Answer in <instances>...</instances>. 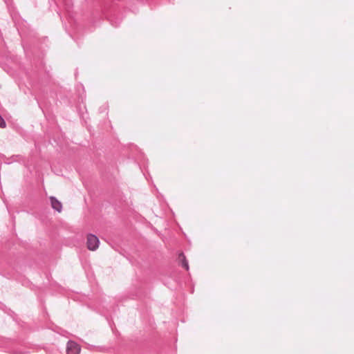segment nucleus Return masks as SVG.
<instances>
[{
	"instance_id": "f257e3e1",
	"label": "nucleus",
	"mask_w": 354,
	"mask_h": 354,
	"mask_svg": "<svg viewBox=\"0 0 354 354\" xmlns=\"http://www.w3.org/2000/svg\"><path fill=\"white\" fill-rule=\"evenodd\" d=\"M100 241L98 238L93 234H88L86 237V246L89 250L95 251L99 247Z\"/></svg>"
},
{
	"instance_id": "f03ea898",
	"label": "nucleus",
	"mask_w": 354,
	"mask_h": 354,
	"mask_svg": "<svg viewBox=\"0 0 354 354\" xmlns=\"http://www.w3.org/2000/svg\"><path fill=\"white\" fill-rule=\"evenodd\" d=\"M81 351L79 344L73 341H69L67 344V354H79Z\"/></svg>"
},
{
	"instance_id": "7ed1b4c3",
	"label": "nucleus",
	"mask_w": 354,
	"mask_h": 354,
	"mask_svg": "<svg viewBox=\"0 0 354 354\" xmlns=\"http://www.w3.org/2000/svg\"><path fill=\"white\" fill-rule=\"evenodd\" d=\"M49 199L50 201L52 208L57 211L58 212H61L62 210V203L54 196H50Z\"/></svg>"
},
{
	"instance_id": "20e7f679",
	"label": "nucleus",
	"mask_w": 354,
	"mask_h": 354,
	"mask_svg": "<svg viewBox=\"0 0 354 354\" xmlns=\"http://www.w3.org/2000/svg\"><path fill=\"white\" fill-rule=\"evenodd\" d=\"M178 261L186 270H189L188 262L183 252H180L178 255Z\"/></svg>"
},
{
	"instance_id": "39448f33",
	"label": "nucleus",
	"mask_w": 354,
	"mask_h": 354,
	"mask_svg": "<svg viewBox=\"0 0 354 354\" xmlns=\"http://www.w3.org/2000/svg\"><path fill=\"white\" fill-rule=\"evenodd\" d=\"M6 127V123L4 119L0 115V127L5 128Z\"/></svg>"
}]
</instances>
